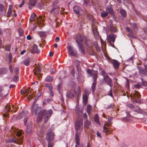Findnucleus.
Returning <instances> with one entry per match:
<instances>
[{
  "mask_svg": "<svg viewBox=\"0 0 147 147\" xmlns=\"http://www.w3.org/2000/svg\"><path fill=\"white\" fill-rule=\"evenodd\" d=\"M12 13V10L11 8H9V9L8 10V11H7V17H10Z\"/></svg>",
  "mask_w": 147,
  "mask_h": 147,
  "instance_id": "nucleus-42",
  "label": "nucleus"
},
{
  "mask_svg": "<svg viewBox=\"0 0 147 147\" xmlns=\"http://www.w3.org/2000/svg\"><path fill=\"white\" fill-rule=\"evenodd\" d=\"M58 8V7L55 6L54 7H53L52 9L50 11V13H51L53 12L55 10L57 9Z\"/></svg>",
  "mask_w": 147,
  "mask_h": 147,
  "instance_id": "nucleus-60",
  "label": "nucleus"
},
{
  "mask_svg": "<svg viewBox=\"0 0 147 147\" xmlns=\"http://www.w3.org/2000/svg\"><path fill=\"white\" fill-rule=\"evenodd\" d=\"M114 105H113V104H111L110 105H109L108 107H107L106 109H112L114 107Z\"/></svg>",
  "mask_w": 147,
  "mask_h": 147,
  "instance_id": "nucleus-54",
  "label": "nucleus"
},
{
  "mask_svg": "<svg viewBox=\"0 0 147 147\" xmlns=\"http://www.w3.org/2000/svg\"><path fill=\"white\" fill-rule=\"evenodd\" d=\"M83 109L80 108L79 107L78 105H77L76 106L75 112L76 114L79 117L83 113Z\"/></svg>",
  "mask_w": 147,
  "mask_h": 147,
  "instance_id": "nucleus-13",
  "label": "nucleus"
},
{
  "mask_svg": "<svg viewBox=\"0 0 147 147\" xmlns=\"http://www.w3.org/2000/svg\"><path fill=\"white\" fill-rule=\"evenodd\" d=\"M108 29L109 30L113 32H115L117 30L116 28L114 26V25L112 24V22H111V23L110 24Z\"/></svg>",
  "mask_w": 147,
  "mask_h": 147,
  "instance_id": "nucleus-18",
  "label": "nucleus"
},
{
  "mask_svg": "<svg viewBox=\"0 0 147 147\" xmlns=\"http://www.w3.org/2000/svg\"><path fill=\"white\" fill-rule=\"evenodd\" d=\"M53 78L51 76H47L45 79V81L48 82H51L53 81Z\"/></svg>",
  "mask_w": 147,
  "mask_h": 147,
  "instance_id": "nucleus-32",
  "label": "nucleus"
},
{
  "mask_svg": "<svg viewBox=\"0 0 147 147\" xmlns=\"http://www.w3.org/2000/svg\"><path fill=\"white\" fill-rule=\"evenodd\" d=\"M88 96L83 95V100L84 104V105H86L88 101Z\"/></svg>",
  "mask_w": 147,
  "mask_h": 147,
  "instance_id": "nucleus-25",
  "label": "nucleus"
},
{
  "mask_svg": "<svg viewBox=\"0 0 147 147\" xmlns=\"http://www.w3.org/2000/svg\"><path fill=\"white\" fill-rule=\"evenodd\" d=\"M94 120L95 122H96L98 124H99V121L98 115L96 114V115H94Z\"/></svg>",
  "mask_w": 147,
  "mask_h": 147,
  "instance_id": "nucleus-34",
  "label": "nucleus"
},
{
  "mask_svg": "<svg viewBox=\"0 0 147 147\" xmlns=\"http://www.w3.org/2000/svg\"><path fill=\"white\" fill-rule=\"evenodd\" d=\"M116 36L113 33H111L107 36V43L109 44L110 46L114 48L115 47L113 45L115 40Z\"/></svg>",
  "mask_w": 147,
  "mask_h": 147,
  "instance_id": "nucleus-5",
  "label": "nucleus"
},
{
  "mask_svg": "<svg viewBox=\"0 0 147 147\" xmlns=\"http://www.w3.org/2000/svg\"><path fill=\"white\" fill-rule=\"evenodd\" d=\"M120 12L123 17H125L126 16V12L125 10L123 9L121 10L120 11Z\"/></svg>",
  "mask_w": 147,
  "mask_h": 147,
  "instance_id": "nucleus-30",
  "label": "nucleus"
},
{
  "mask_svg": "<svg viewBox=\"0 0 147 147\" xmlns=\"http://www.w3.org/2000/svg\"><path fill=\"white\" fill-rule=\"evenodd\" d=\"M84 40L85 44L86 46L89 48H91L92 47V41L91 40L89 39L87 37L85 36L84 37Z\"/></svg>",
  "mask_w": 147,
  "mask_h": 147,
  "instance_id": "nucleus-17",
  "label": "nucleus"
},
{
  "mask_svg": "<svg viewBox=\"0 0 147 147\" xmlns=\"http://www.w3.org/2000/svg\"><path fill=\"white\" fill-rule=\"evenodd\" d=\"M85 36L80 34H77L76 35V37L75 38L76 41L78 45V46L79 47L80 49L81 50L82 53L83 54H85V51L84 46L82 42L84 40V37Z\"/></svg>",
  "mask_w": 147,
  "mask_h": 147,
  "instance_id": "nucleus-3",
  "label": "nucleus"
},
{
  "mask_svg": "<svg viewBox=\"0 0 147 147\" xmlns=\"http://www.w3.org/2000/svg\"><path fill=\"white\" fill-rule=\"evenodd\" d=\"M7 142L9 143L13 142L20 144H22V138H20V139H19V138L18 139H17V138H9L7 140Z\"/></svg>",
  "mask_w": 147,
  "mask_h": 147,
  "instance_id": "nucleus-9",
  "label": "nucleus"
},
{
  "mask_svg": "<svg viewBox=\"0 0 147 147\" xmlns=\"http://www.w3.org/2000/svg\"><path fill=\"white\" fill-rule=\"evenodd\" d=\"M90 76L93 77L94 79V82L92 83L91 87L92 93H93L95 91L96 86V81L97 77V74H90Z\"/></svg>",
  "mask_w": 147,
  "mask_h": 147,
  "instance_id": "nucleus-11",
  "label": "nucleus"
},
{
  "mask_svg": "<svg viewBox=\"0 0 147 147\" xmlns=\"http://www.w3.org/2000/svg\"><path fill=\"white\" fill-rule=\"evenodd\" d=\"M91 125V121L88 120H86L84 122V127L85 128H88Z\"/></svg>",
  "mask_w": 147,
  "mask_h": 147,
  "instance_id": "nucleus-21",
  "label": "nucleus"
},
{
  "mask_svg": "<svg viewBox=\"0 0 147 147\" xmlns=\"http://www.w3.org/2000/svg\"><path fill=\"white\" fill-rule=\"evenodd\" d=\"M48 147H53V141H47Z\"/></svg>",
  "mask_w": 147,
  "mask_h": 147,
  "instance_id": "nucleus-38",
  "label": "nucleus"
},
{
  "mask_svg": "<svg viewBox=\"0 0 147 147\" xmlns=\"http://www.w3.org/2000/svg\"><path fill=\"white\" fill-rule=\"evenodd\" d=\"M92 31L93 34L95 38H98L99 33L96 29L95 28H93L92 29Z\"/></svg>",
  "mask_w": 147,
  "mask_h": 147,
  "instance_id": "nucleus-23",
  "label": "nucleus"
},
{
  "mask_svg": "<svg viewBox=\"0 0 147 147\" xmlns=\"http://www.w3.org/2000/svg\"><path fill=\"white\" fill-rule=\"evenodd\" d=\"M32 131V128L28 126L27 125V128L26 130V131L27 133H30Z\"/></svg>",
  "mask_w": 147,
  "mask_h": 147,
  "instance_id": "nucleus-51",
  "label": "nucleus"
},
{
  "mask_svg": "<svg viewBox=\"0 0 147 147\" xmlns=\"http://www.w3.org/2000/svg\"><path fill=\"white\" fill-rule=\"evenodd\" d=\"M86 18L87 19L89 20H91L92 19L93 16L89 13L86 14Z\"/></svg>",
  "mask_w": 147,
  "mask_h": 147,
  "instance_id": "nucleus-41",
  "label": "nucleus"
},
{
  "mask_svg": "<svg viewBox=\"0 0 147 147\" xmlns=\"http://www.w3.org/2000/svg\"><path fill=\"white\" fill-rule=\"evenodd\" d=\"M73 10L76 13L79 14L80 11L81 10V9L79 6H76L74 7Z\"/></svg>",
  "mask_w": 147,
  "mask_h": 147,
  "instance_id": "nucleus-20",
  "label": "nucleus"
},
{
  "mask_svg": "<svg viewBox=\"0 0 147 147\" xmlns=\"http://www.w3.org/2000/svg\"><path fill=\"white\" fill-rule=\"evenodd\" d=\"M126 29L128 32L132 34H133V32L132 30L130 29L129 27H126Z\"/></svg>",
  "mask_w": 147,
  "mask_h": 147,
  "instance_id": "nucleus-48",
  "label": "nucleus"
},
{
  "mask_svg": "<svg viewBox=\"0 0 147 147\" xmlns=\"http://www.w3.org/2000/svg\"><path fill=\"white\" fill-rule=\"evenodd\" d=\"M7 60L9 63H10L11 62L12 59V55L10 53L8 56L7 57Z\"/></svg>",
  "mask_w": 147,
  "mask_h": 147,
  "instance_id": "nucleus-35",
  "label": "nucleus"
},
{
  "mask_svg": "<svg viewBox=\"0 0 147 147\" xmlns=\"http://www.w3.org/2000/svg\"><path fill=\"white\" fill-rule=\"evenodd\" d=\"M42 107L38 106L37 104L33 103L31 108V110L32 113L34 112L35 115H38L42 111Z\"/></svg>",
  "mask_w": 147,
  "mask_h": 147,
  "instance_id": "nucleus-4",
  "label": "nucleus"
},
{
  "mask_svg": "<svg viewBox=\"0 0 147 147\" xmlns=\"http://www.w3.org/2000/svg\"><path fill=\"white\" fill-rule=\"evenodd\" d=\"M36 76L37 79L40 80L42 78V74H34Z\"/></svg>",
  "mask_w": 147,
  "mask_h": 147,
  "instance_id": "nucleus-53",
  "label": "nucleus"
},
{
  "mask_svg": "<svg viewBox=\"0 0 147 147\" xmlns=\"http://www.w3.org/2000/svg\"><path fill=\"white\" fill-rule=\"evenodd\" d=\"M90 93L87 89L85 88L84 89V95L88 96L89 94Z\"/></svg>",
  "mask_w": 147,
  "mask_h": 147,
  "instance_id": "nucleus-49",
  "label": "nucleus"
},
{
  "mask_svg": "<svg viewBox=\"0 0 147 147\" xmlns=\"http://www.w3.org/2000/svg\"><path fill=\"white\" fill-rule=\"evenodd\" d=\"M18 80V76L15 75L12 79V80L14 82H16Z\"/></svg>",
  "mask_w": 147,
  "mask_h": 147,
  "instance_id": "nucleus-47",
  "label": "nucleus"
},
{
  "mask_svg": "<svg viewBox=\"0 0 147 147\" xmlns=\"http://www.w3.org/2000/svg\"><path fill=\"white\" fill-rule=\"evenodd\" d=\"M7 69L5 68H2L0 69V74H4L6 72Z\"/></svg>",
  "mask_w": 147,
  "mask_h": 147,
  "instance_id": "nucleus-40",
  "label": "nucleus"
},
{
  "mask_svg": "<svg viewBox=\"0 0 147 147\" xmlns=\"http://www.w3.org/2000/svg\"><path fill=\"white\" fill-rule=\"evenodd\" d=\"M30 90L29 89H25L24 90V95L25 96H26L28 94Z\"/></svg>",
  "mask_w": 147,
  "mask_h": 147,
  "instance_id": "nucleus-45",
  "label": "nucleus"
},
{
  "mask_svg": "<svg viewBox=\"0 0 147 147\" xmlns=\"http://www.w3.org/2000/svg\"><path fill=\"white\" fill-rule=\"evenodd\" d=\"M30 52L32 54H34L35 53L38 54L40 52V51L38 49L37 46L35 45L32 46V49L30 50Z\"/></svg>",
  "mask_w": 147,
  "mask_h": 147,
  "instance_id": "nucleus-16",
  "label": "nucleus"
},
{
  "mask_svg": "<svg viewBox=\"0 0 147 147\" xmlns=\"http://www.w3.org/2000/svg\"><path fill=\"white\" fill-rule=\"evenodd\" d=\"M106 11L108 12V13H110L113 16H115V14L113 9L111 7H107L106 8Z\"/></svg>",
  "mask_w": 147,
  "mask_h": 147,
  "instance_id": "nucleus-19",
  "label": "nucleus"
},
{
  "mask_svg": "<svg viewBox=\"0 0 147 147\" xmlns=\"http://www.w3.org/2000/svg\"><path fill=\"white\" fill-rule=\"evenodd\" d=\"M108 60L110 61L113 64L114 68L115 69L118 68L119 66V63L116 60L114 59H111L109 57H107Z\"/></svg>",
  "mask_w": 147,
  "mask_h": 147,
  "instance_id": "nucleus-12",
  "label": "nucleus"
},
{
  "mask_svg": "<svg viewBox=\"0 0 147 147\" xmlns=\"http://www.w3.org/2000/svg\"><path fill=\"white\" fill-rule=\"evenodd\" d=\"M126 113L127 114V116L123 118V120L126 121H129L130 120L129 118L130 117V115L129 111H126Z\"/></svg>",
  "mask_w": 147,
  "mask_h": 147,
  "instance_id": "nucleus-24",
  "label": "nucleus"
},
{
  "mask_svg": "<svg viewBox=\"0 0 147 147\" xmlns=\"http://www.w3.org/2000/svg\"><path fill=\"white\" fill-rule=\"evenodd\" d=\"M45 86L46 87L49 88V90L51 91L53 89V87L51 84L48 83H46L45 85Z\"/></svg>",
  "mask_w": 147,
  "mask_h": 147,
  "instance_id": "nucleus-33",
  "label": "nucleus"
},
{
  "mask_svg": "<svg viewBox=\"0 0 147 147\" xmlns=\"http://www.w3.org/2000/svg\"><path fill=\"white\" fill-rule=\"evenodd\" d=\"M11 132H12L13 133H15L16 134V136L18 137V139L19 138V139H20V138H22V142L23 140H22V137H20L21 136V135H22V132L20 131H18V132H17V130L16 129V128L12 126L11 127Z\"/></svg>",
  "mask_w": 147,
  "mask_h": 147,
  "instance_id": "nucleus-14",
  "label": "nucleus"
},
{
  "mask_svg": "<svg viewBox=\"0 0 147 147\" xmlns=\"http://www.w3.org/2000/svg\"><path fill=\"white\" fill-rule=\"evenodd\" d=\"M83 116L84 118L86 120H88V116L87 114L86 113H84L83 115Z\"/></svg>",
  "mask_w": 147,
  "mask_h": 147,
  "instance_id": "nucleus-61",
  "label": "nucleus"
},
{
  "mask_svg": "<svg viewBox=\"0 0 147 147\" xmlns=\"http://www.w3.org/2000/svg\"><path fill=\"white\" fill-rule=\"evenodd\" d=\"M53 112V111L51 109L48 111L45 110H42L37 119V122L38 123L40 122L43 118L44 123H47L52 115Z\"/></svg>",
  "mask_w": 147,
  "mask_h": 147,
  "instance_id": "nucleus-2",
  "label": "nucleus"
},
{
  "mask_svg": "<svg viewBox=\"0 0 147 147\" xmlns=\"http://www.w3.org/2000/svg\"><path fill=\"white\" fill-rule=\"evenodd\" d=\"M38 34L40 37L43 38L47 36V34L46 32H38Z\"/></svg>",
  "mask_w": 147,
  "mask_h": 147,
  "instance_id": "nucleus-29",
  "label": "nucleus"
},
{
  "mask_svg": "<svg viewBox=\"0 0 147 147\" xmlns=\"http://www.w3.org/2000/svg\"><path fill=\"white\" fill-rule=\"evenodd\" d=\"M76 94V91L72 89L68 90L66 93L67 97L69 98H73L75 96V94Z\"/></svg>",
  "mask_w": 147,
  "mask_h": 147,
  "instance_id": "nucleus-10",
  "label": "nucleus"
},
{
  "mask_svg": "<svg viewBox=\"0 0 147 147\" xmlns=\"http://www.w3.org/2000/svg\"><path fill=\"white\" fill-rule=\"evenodd\" d=\"M11 45H9L8 46H7L5 48V50H7L8 51H10V48L11 47Z\"/></svg>",
  "mask_w": 147,
  "mask_h": 147,
  "instance_id": "nucleus-63",
  "label": "nucleus"
},
{
  "mask_svg": "<svg viewBox=\"0 0 147 147\" xmlns=\"http://www.w3.org/2000/svg\"><path fill=\"white\" fill-rule=\"evenodd\" d=\"M132 26L134 29V30H137L138 29L137 24H134L132 25Z\"/></svg>",
  "mask_w": 147,
  "mask_h": 147,
  "instance_id": "nucleus-57",
  "label": "nucleus"
},
{
  "mask_svg": "<svg viewBox=\"0 0 147 147\" xmlns=\"http://www.w3.org/2000/svg\"><path fill=\"white\" fill-rule=\"evenodd\" d=\"M11 109V106L10 105L7 104L5 106L4 111L5 113H7L10 111V109Z\"/></svg>",
  "mask_w": 147,
  "mask_h": 147,
  "instance_id": "nucleus-22",
  "label": "nucleus"
},
{
  "mask_svg": "<svg viewBox=\"0 0 147 147\" xmlns=\"http://www.w3.org/2000/svg\"><path fill=\"white\" fill-rule=\"evenodd\" d=\"M108 12H104L102 13L101 15V16L102 18H105L108 15Z\"/></svg>",
  "mask_w": 147,
  "mask_h": 147,
  "instance_id": "nucleus-44",
  "label": "nucleus"
},
{
  "mask_svg": "<svg viewBox=\"0 0 147 147\" xmlns=\"http://www.w3.org/2000/svg\"><path fill=\"white\" fill-rule=\"evenodd\" d=\"M34 74H38L37 73L39 74L41 72V70L39 67H35L34 69Z\"/></svg>",
  "mask_w": 147,
  "mask_h": 147,
  "instance_id": "nucleus-27",
  "label": "nucleus"
},
{
  "mask_svg": "<svg viewBox=\"0 0 147 147\" xmlns=\"http://www.w3.org/2000/svg\"><path fill=\"white\" fill-rule=\"evenodd\" d=\"M23 62V64L26 66H28L30 64V61L28 59H26Z\"/></svg>",
  "mask_w": 147,
  "mask_h": 147,
  "instance_id": "nucleus-43",
  "label": "nucleus"
},
{
  "mask_svg": "<svg viewBox=\"0 0 147 147\" xmlns=\"http://www.w3.org/2000/svg\"><path fill=\"white\" fill-rule=\"evenodd\" d=\"M67 49L69 54L74 57H76L77 56V52H75L73 51V47L72 46H69L67 47Z\"/></svg>",
  "mask_w": 147,
  "mask_h": 147,
  "instance_id": "nucleus-15",
  "label": "nucleus"
},
{
  "mask_svg": "<svg viewBox=\"0 0 147 147\" xmlns=\"http://www.w3.org/2000/svg\"><path fill=\"white\" fill-rule=\"evenodd\" d=\"M88 53L89 55H95V53L91 50H89L88 51Z\"/></svg>",
  "mask_w": 147,
  "mask_h": 147,
  "instance_id": "nucleus-62",
  "label": "nucleus"
},
{
  "mask_svg": "<svg viewBox=\"0 0 147 147\" xmlns=\"http://www.w3.org/2000/svg\"><path fill=\"white\" fill-rule=\"evenodd\" d=\"M55 134L54 132L49 131L46 135V140L47 141H53L55 139Z\"/></svg>",
  "mask_w": 147,
  "mask_h": 147,
  "instance_id": "nucleus-7",
  "label": "nucleus"
},
{
  "mask_svg": "<svg viewBox=\"0 0 147 147\" xmlns=\"http://www.w3.org/2000/svg\"><path fill=\"white\" fill-rule=\"evenodd\" d=\"M77 90L78 94H76L77 95H78V96L79 95H80V94H81V90H80V88L78 86V87Z\"/></svg>",
  "mask_w": 147,
  "mask_h": 147,
  "instance_id": "nucleus-55",
  "label": "nucleus"
},
{
  "mask_svg": "<svg viewBox=\"0 0 147 147\" xmlns=\"http://www.w3.org/2000/svg\"><path fill=\"white\" fill-rule=\"evenodd\" d=\"M5 7L4 6L1 4H0V12H3L5 11Z\"/></svg>",
  "mask_w": 147,
  "mask_h": 147,
  "instance_id": "nucleus-39",
  "label": "nucleus"
},
{
  "mask_svg": "<svg viewBox=\"0 0 147 147\" xmlns=\"http://www.w3.org/2000/svg\"><path fill=\"white\" fill-rule=\"evenodd\" d=\"M36 3V1L34 0H29L28 2V4L32 6H34Z\"/></svg>",
  "mask_w": 147,
  "mask_h": 147,
  "instance_id": "nucleus-31",
  "label": "nucleus"
},
{
  "mask_svg": "<svg viewBox=\"0 0 147 147\" xmlns=\"http://www.w3.org/2000/svg\"><path fill=\"white\" fill-rule=\"evenodd\" d=\"M139 70L141 73H146L147 74V66H145V71L143 69H142L140 68H139Z\"/></svg>",
  "mask_w": 147,
  "mask_h": 147,
  "instance_id": "nucleus-37",
  "label": "nucleus"
},
{
  "mask_svg": "<svg viewBox=\"0 0 147 147\" xmlns=\"http://www.w3.org/2000/svg\"><path fill=\"white\" fill-rule=\"evenodd\" d=\"M50 71L51 74H55L56 72L55 70L53 68L51 69Z\"/></svg>",
  "mask_w": 147,
  "mask_h": 147,
  "instance_id": "nucleus-64",
  "label": "nucleus"
},
{
  "mask_svg": "<svg viewBox=\"0 0 147 147\" xmlns=\"http://www.w3.org/2000/svg\"><path fill=\"white\" fill-rule=\"evenodd\" d=\"M93 45L95 47V48L98 46V42L96 41H94L93 42Z\"/></svg>",
  "mask_w": 147,
  "mask_h": 147,
  "instance_id": "nucleus-56",
  "label": "nucleus"
},
{
  "mask_svg": "<svg viewBox=\"0 0 147 147\" xmlns=\"http://www.w3.org/2000/svg\"><path fill=\"white\" fill-rule=\"evenodd\" d=\"M83 121L82 119H77L75 123V127L76 130L75 134V140L76 144L79 145L80 144L79 135L83 129Z\"/></svg>",
  "mask_w": 147,
  "mask_h": 147,
  "instance_id": "nucleus-1",
  "label": "nucleus"
},
{
  "mask_svg": "<svg viewBox=\"0 0 147 147\" xmlns=\"http://www.w3.org/2000/svg\"><path fill=\"white\" fill-rule=\"evenodd\" d=\"M92 109V106L90 105H88L87 107V112L89 115L90 114Z\"/></svg>",
  "mask_w": 147,
  "mask_h": 147,
  "instance_id": "nucleus-26",
  "label": "nucleus"
},
{
  "mask_svg": "<svg viewBox=\"0 0 147 147\" xmlns=\"http://www.w3.org/2000/svg\"><path fill=\"white\" fill-rule=\"evenodd\" d=\"M57 88L58 91H60L61 90V89L62 88V85L61 83H60V84H59L58 85H57Z\"/></svg>",
  "mask_w": 147,
  "mask_h": 147,
  "instance_id": "nucleus-58",
  "label": "nucleus"
},
{
  "mask_svg": "<svg viewBox=\"0 0 147 147\" xmlns=\"http://www.w3.org/2000/svg\"><path fill=\"white\" fill-rule=\"evenodd\" d=\"M112 89L111 88V87L110 90H109V92L108 95H109L110 96H111L112 97H113V95L112 94Z\"/></svg>",
  "mask_w": 147,
  "mask_h": 147,
  "instance_id": "nucleus-59",
  "label": "nucleus"
},
{
  "mask_svg": "<svg viewBox=\"0 0 147 147\" xmlns=\"http://www.w3.org/2000/svg\"><path fill=\"white\" fill-rule=\"evenodd\" d=\"M36 15L34 13H33L31 15L30 18V21H32L34 18H35Z\"/></svg>",
  "mask_w": 147,
  "mask_h": 147,
  "instance_id": "nucleus-46",
  "label": "nucleus"
},
{
  "mask_svg": "<svg viewBox=\"0 0 147 147\" xmlns=\"http://www.w3.org/2000/svg\"><path fill=\"white\" fill-rule=\"evenodd\" d=\"M18 30L20 35L22 36L23 34V30L21 28L18 29Z\"/></svg>",
  "mask_w": 147,
  "mask_h": 147,
  "instance_id": "nucleus-50",
  "label": "nucleus"
},
{
  "mask_svg": "<svg viewBox=\"0 0 147 147\" xmlns=\"http://www.w3.org/2000/svg\"><path fill=\"white\" fill-rule=\"evenodd\" d=\"M80 73L79 70V67L78 66H76V70L75 71L74 68H73L71 71V74H78Z\"/></svg>",
  "mask_w": 147,
  "mask_h": 147,
  "instance_id": "nucleus-28",
  "label": "nucleus"
},
{
  "mask_svg": "<svg viewBox=\"0 0 147 147\" xmlns=\"http://www.w3.org/2000/svg\"><path fill=\"white\" fill-rule=\"evenodd\" d=\"M112 123L108 122L107 123H105L103 127V132L104 133H105L106 135L110 134L111 133V131L112 130L111 128H108L107 127H109L111 125Z\"/></svg>",
  "mask_w": 147,
  "mask_h": 147,
  "instance_id": "nucleus-6",
  "label": "nucleus"
},
{
  "mask_svg": "<svg viewBox=\"0 0 147 147\" xmlns=\"http://www.w3.org/2000/svg\"><path fill=\"white\" fill-rule=\"evenodd\" d=\"M6 95L4 93V91L2 90H0V97L5 96Z\"/></svg>",
  "mask_w": 147,
  "mask_h": 147,
  "instance_id": "nucleus-52",
  "label": "nucleus"
},
{
  "mask_svg": "<svg viewBox=\"0 0 147 147\" xmlns=\"http://www.w3.org/2000/svg\"><path fill=\"white\" fill-rule=\"evenodd\" d=\"M134 95L136 98H139L140 97V95L139 94V93L137 91H135Z\"/></svg>",
  "mask_w": 147,
  "mask_h": 147,
  "instance_id": "nucleus-36",
  "label": "nucleus"
},
{
  "mask_svg": "<svg viewBox=\"0 0 147 147\" xmlns=\"http://www.w3.org/2000/svg\"><path fill=\"white\" fill-rule=\"evenodd\" d=\"M103 76L105 82L107 84L109 85L111 87L113 86V83L111 79L109 77L107 74H102Z\"/></svg>",
  "mask_w": 147,
  "mask_h": 147,
  "instance_id": "nucleus-8",
  "label": "nucleus"
}]
</instances>
